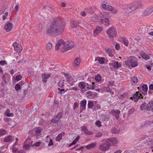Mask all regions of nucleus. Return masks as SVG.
<instances>
[{
  "instance_id": "obj_1",
  "label": "nucleus",
  "mask_w": 153,
  "mask_h": 153,
  "mask_svg": "<svg viewBox=\"0 0 153 153\" xmlns=\"http://www.w3.org/2000/svg\"><path fill=\"white\" fill-rule=\"evenodd\" d=\"M65 23L57 18L53 19L51 24L47 29V33L51 35L53 33L60 34H62L65 27Z\"/></svg>"
},
{
  "instance_id": "obj_2",
  "label": "nucleus",
  "mask_w": 153,
  "mask_h": 153,
  "mask_svg": "<svg viewBox=\"0 0 153 153\" xmlns=\"http://www.w3.org/2000/svg\"><path fill=\"white\" fill-rule=\"evenodd\" d=\"M119 6L122 7L124 12L126 13H129L132 11L135 10L138 8L135 4H120Z\"/></svg>"
},
{
  "instance_id": "obj_3",
  "label": "nucleus",
  "mask_w": 153,
  "mask_h": 153,
  "mask_svg": "<svg viewBox=\"0 0 153 153\" xmlns=\"http://www.w3.org/2000/svg\"><path fill=\"white\" fill-rule=\"evenodd\" d=\"M106 33L108 37L111 39H113L117 35V31L116 28L114 26H111L108 29Z\"/></svg>"
},
{
  "instance_id": "obj_4",
  "label": "nucleus",
  "mask_w": 153,
  "mask_h": 153,
  "mask_svg": "<svg viewBox=\"0 0 153 153\" xmlns=\"http://www.w3.org/2000/svg\"><path fill=\"white\" fill-rule=\"evenodd\" d=\"M64 47L62 48L60 51L62 52H64L73 48L74 46V43L71 41L67 42L65 43Z\"/></svg>"
},
{
  "instance_id": "obj_5",
  "label": "nucleus",
  "mask_w": 153,
  "mask_h": 153,
  "mask_svg": "<svg viewBox=\"0 0 153 153\" xmlns=\"http://www.w3.org/2000/svg\"><path fill=\"white\" fill-rule=\"evenodd\" d=\"M110 16L108 12H104L102 15V19H104L103 23L105 26H108L110 24V21L109 20Z\"/></svg>"
},
{
  "instance_id": "obj_6",
  "label": "nucleus",
  "mask_w": 153,
  "mask_h": 153,
  "mask_svg": "<svg viewBox=\"0 0 153 153\" xmlns=\"http://www.w3.org/2000/svg\"><path fill=\"white\" fill-rule=\"evenodd\" d=\"M111 145L106 141L103 143H102L100 146V149L102 151H105L108 150L110 148Z\"/></svg>"
},
{
  "instance_id": "obj_7",
  "label": "nucleus",
  "mask_w": 153,
  "mask_h": 153,
  "mask_svg": "<svg viewBox=\"0 0 153 153\" xmlns=\"http://www.w3.org/2000/svg\"><path fill=\"white\" fill-rule=\"evenodd\" d=\"M143 96L139 92H136V93L133 94L132 97H131L130 99L133 100L135 102H137L139 99L142 98L143 99Z\"/></svg>"
},
{
  "instance_id": "obj_8",
  "label": "nucleus",
  "mask_w": 153,
  "mask_h": 153,
  "mask_svg": "<svg viewBox=\"0 0 153 153\" xmlns=\"http://www.w3.org/2000/svg\"><path fill=\"white\" fill-rule=\"evenodd\" d=\"M65 42L63 39L59 40L55 46V50H58L60 48L64 47Z\"/></svg>"
},
{
  "instance_id": "obj_9",
  "label": "nucleus",
  "mask_w": 153,
  "mask_h": 153,
  "mask_svg": "<svg viewBox=\"0 0 153 153\" xmlns=\"http://www.w3.org/2000/svg\"><path fill=\"white\" fill-rule=\"evenodd\" d=\"M13 45L15 51L18 53L21 52L23 49V48L20 45L17 43L16 42H14L13 43Z\"/></svg>"
},
{
  "instance_id": "obj_10",
  "label": "nucleus",
  "mask_w": 153,
  "mask_h": 153,
  "mask_svg": "<svg viewBox=\"0 0 153 153\" xmlns=\"http://www.w3.org/2000/svg\"><path fill=\"white\" fill-rule=\"evenodd\" d=\"M91 20L94 22H98L100 24H103V23L104 19H98L97 15L94 13L92 14L91 16Z\"/></svg>"
},
{
  "instance_id": "obj_11",
  "label": "nucleus",
  "mask_w": 153,
  "mask_h": 153,
  "mask_svg": "<svg viewBox=\"0 0 153 153\" xmlns=\"http://www.w3.org/2000/svg\"><path fill=\"white\" fill-rule=\"evenodd\" d=\"M109 65L116 69H118L121 67V63L115 61H113L112 62L109 63Z\"/></svg>"
},
{
  "instance_id": "obj_12",
  "label": "nucleus",
  "mask_w": 153,
  "mask_h": 153,
  "mask_svg": "<svg viewBox=\"0 0 153 153\" xmlns=\"http://www.w3.org/2000/svg\"><path fill=\"white\" fill-rule=\"evenodd\" d=\"M13 27V24L9 21H7L4 25V28L7 32L10 31Z\"/></svg>"
},
{
  "instance_id": "obj_13",
  "label": "nucleus",
  "mask_w": 153,
  "mask_h": 153,
  "mask_svg": "<svg viewBox=\"0 0 153 153\" xmlns=\"http://www.w3.org/2000/svg\"><path fill=\"white\" fill-rule=\"evenodd\" d=\"M103 28L100 26H97L96 27L93 31V35L96 36L100 34L103 30Z\"/></svg>"
},
{
  "instance_id": "obj_14",
  "label": "nucleus",
  "mask_w": 153,
  "mask_h": 153,
  "mask_svg": "<svg viewBox=\"0 0 153 153\" xmlns=\"http://www.w3.org/2000/svg\"><path fill=\"white\" fill-rule=\"evenodd\" d=\"M51 121L52 125L56 127H58V128L59 129L61 128L62 125L60 124V121H58L53 118L51 120Z\"/></svg>"
},
{
  "instance_id": "obj_15",
  "label": "nucleus",
  "mask_w": 153,
  "mask_h": 153,
  "mask_svg": "<svg viewBox=\"0 0 153 153\" xmlns=\"http://www.w3.org/2000/svg\"><path fill=\"white\" fill-rule=\"evenodd\" d=\"M135 60H136V58L133 56H130L128 58L127 61L125 62V64L127 66H129Z\"/></svg>"
},
{
  "instance_id": "obj_16",
  "label": "nucleus",
  "mask_w": 153,
  "mask_h": 153,
  "mask_svg": "<svg viewBox=\"0 0 153 153\" xmlns=\"http://www.w3.org/2000/svg\"><path fill=\"white\" fill-rule=\"evenodd\" d=\"M107 140V141L110 143V144L111 143L113 145L117 144L118 142L117 139L115 137L108 138Z\"/></svg>"
},
{
  "instance_id": "obj_17",
  "label": "nucleus",
  "mask_w": 153,
  "mask_h": 153,
  "mask_svg": "<svg viewBox=\"0 0 153 153\" xmlns=\"http://www.w3.org/2000/svg\"><path fill=\"white\" fill-rule=\"evenodd\" d=\"M86 102V100H82L81 101L80 103L81 108L80 109V113L82 112L83 110L85 109Z\"/></svg>"
},
{
  "instance_id": "obj_18",
  "label": "nucleus",
  "mask_w": 153,
  "mask_h": 153,
  "mask_svg": "<svg viewBox=\"0 0 153 153\" xmlns=\"http://www.w3.org/2000/svg\"><path fill=\"white\" fill-rule=\"evenodd\" d=\"M81 130L83 133L88 135H92L93 133L92 132L88 131L87 127L85 126H83L81 127Z\"/></svg>"
},
{
  "instance_id": "obj_19",
  "label": "nucleus",
  "mask_w": 153,
  "mask_h": 153,
  "mask_svg": "<svg viewBox=\"0 0 153 153\" xmlns=\"http://www.w3.org/2000/svg\"><path fill=\"white\" fill-rule=\"evenodd\" d=\"M101 8L104 9L105 10L111 11L112 10V7L109 5H106L105 4H102L101 5Z\"/></svg>"
},
{
  "instance_id": "obj_20",
  "label": "nucleus",
  "mask_w": 153,
  "mask_h": 153,
  "mask_svg": "<svg viewBox=\"0 0 153 153\" xmlns=\"http://www.w3.org/2000/svg\"><path fill=\"white\" fill-rule=\"evenodd\" d=\"M105 53L108 54L109 56L112 57L114 56L113 50L109 48H105Z\"/></svg>"
},
{
  "instance_id": "obj_21",
  "label": "nucleus",
  "mask_w": 153,
  "mask_h": 153,
  "mask_svg": "<svg viewBox=\"0 0 153 153\" xmlns=\"http://www.w3.org/2000/svg\"><path fill=\"white\" fill-rule=\"evenodd\" d=\"M51 76L50 74H42V81L44 82H46L47 81V79Z\"/></svg>"
},
{
  "instance_id": "obj_22",
  "label": "nucleus",
  "mask_w": 153,
  "mask_h": 153,
  "mask_svg": "<svg viewBox=\"0 0 153 153\" xmlns=\"http://www.w3.org/2000/svg\"><path fill=\"white\" fill-rule=\"evenodd\" d=\"M113 114L115 117L117 119H118L119 117V115L120 114V111L118 110H112Z\"/></svg>"
},
{
  "instance_id": "obj_23",
  "label": "nucleus",
  "mask_w": 153,
  "mask_h": 153,
  "mask_svg": "<svg viewBox=\"0 0 153 153\" xmlns=\"http://www.w3.org/2000/svg\"><path fill=\"white\" fill-rule=\"evenodd\" d=\"M140 56L142 58L146 60H148L150 58V54L145 52H142L141 53Z\"/></svg>"
},
{
  "instance_id": "obj_24",
  "label": "nucleus",
  "mask_w": 153,
  "mask_h": 153,
  "mask_svg": "<svg viewBox=\"0 0 153 153\" xmlns=\"http://www.w3.org/2000/svg\"><path fill=\"white\" fill-rule=\"evenodd\" d=\"M153 12L151 8H147L143 13V16H147L151 14Z\"/></svg>"
},
{
  "instance_id": "obj_25",
  "label": "nucleus",
  "mask_w": 153,
  "mask_h": 153,
  "mask_svg": "<svg viewBox=\"0 0 153 153\" xmlns=\"http://www.w3.org/2000/svg\"><path fill=\"white\" fill-rule=\"evenodd\" d=\"M81 61L79 58H76L74 60L73 66L74 68L78 67L80 64Z\"/></svg>"
},
{
  "instance_id": "obj_26",
  "label": "nucleus",
  "mask_w": 153,
  "mask_h": 153,
  "mask_svg": "<svg viewBox=\"0 0 153 153\" xmlns=\"http://www.w3.org/2000/svg\"><path fill=\"white\" fill-rule=\"evenodd\" d=\"M14 139V138L12 136L10 135L4 138V141L5 142H11Z\"/></svg>"
},
{
  "instance_id": "obj_27",
  "label": "nucleus",
  "mask_w": 153,
  "mask_h": 153,
  "mask_svg": "<svg viewBox=\"0 0 153 153\" xmlns=\"http://www.w3.org/2000/svg\"><path fill=\"white\" fill-rule=\"evenodd\" d=\"M97 145L96 142H93L87 145L86 147L88 149H91L94 148Z\"/></svg>"
},
{
  "instance_id": "obj_28",
  "label": "nucleus",
  "mask_w": 153,
  "mask_h": 153,
  "mask_svg": "<svg viewBox=\"0 0 153 153\" xmlns=\"http://www.w3.org/2000/svg\"><path fill=\"white\" fill-rule=\"evenodd\" d=\"M152 108H153V100L150 101L149 102V103L147 104V110L149 111H152Z\"/></svg>"
},
{
  "instance_id": "obj_29",
  "label": "nucleus",
  "mask_w": 153,
  "mask_h": 153,
  "mask_svg": "<svg viewBox=\"0 0 153 153\" xmlns=\"http://www.w3.org/2000/svg\"><path fill=\"white\" fill-rule=\"evenodd\" d=\"M111 132L114 134H117L120 131V130L117 127H113L111 130Z\"/></svg>"
},
{
  "instance_id": "obj_30",
  "label": "nucleus",
  "mask_w": 153,
  "mask_h": 153,
  "mask_svg": "<svg viewBox=\"0 0 153 153\" xmlns=\"http://www.w3.org/2000/svg\"><path fill=\"white\" fill-rule=\"evenodd\" d=\"M65 84V81L64 79L60 80L58 83V85L61 88H64Z\"/></svg>"
},
{
  "instance_id": "obj_31",
  "label": "nucleus",
  "mask_w": 153,
  "mask_h": 153,
  "mask_svg": "<svg viewBox=\"0 0 153 153\" xmlns=\"http://www.w3.org/2000/svg\"><path fill=\"white\" fill-rule=\"evenodd\" d=\"M79 22L77 21H72L71 22V26L73 28H76L79 25Z\"/></svg>"
},
{
  "instance_id": "obj_32",
  "label": "nucleus",
  "mask_w": 153,
  "mask_h": 153,
  "mask_svg": "<svg viewBox=\"0 0 153 153\" xmlns=\"http://www.w3.org/2000/svg\"><path fill=\"white\" fill-rule=\"evenodd\" d=\"M95 61H98L101 64L104 63L105 61V59L103 57H96L95 59Z\"/></svg>"
},
{
  "instance_id": "obj_33",
  "label": "nucleus",
  "mask_w": 153,
  "mask_h": 153,
  "mask_svg": "<svg viewBox=\"0 0 153 153\" xmlns=\"http://www.w3.org/2000/svg\"><path fill=\"white\" fill-rule=\"evenodd\" d=\"M65 135V133L64 132H62L58 134V136L56 137V141H59L62 139V136Z\"/></svg>"
},
{
  "instance_id": "obj_34",
  "label": "nucleus",
  "mask_w": 153,
  "mask_h": 153,
  "mask_svg": "<svg viewBox=\"0 0 153 153\" xmlns=\"http://www.w3.org/2000/svg\"><path fill=\"white\" fill-rule=\"evenodd\" d=\"M147 105H146V103L145 102H143L140 105V108L142 111L146 109Z\"/></svg>"
},
{
  "instance_id": "obj_35",
  "label": "nucleus",
  "mask_w": 153,
  "mask_h": 153,
  "mask_svg": "<svg viewBox=\"0 0 153 153\" xmlns=\"http://www.w3.org/2000/svg\"><path fill=\"white\" fill-rule=\"evenodd\" d=\"M62 116V114L61 112L59 113L56 116L53 118L56 120L59 121V120L60 119Z\"/></svg>"
},
{
  "instance_id": "obj_36",
  "label": "nucleus",
  "mask_w": 153,
  "mask_h": 153,
  "mask_svg": "<svg viewBox=\"0 0 153 153\" xmlns=\"http://www.w3.org/2000/svg\"><path fill=\"white\" fill-rule=\"evenodd\" d=\"M101 118L104 120H108L109 119V116L108 115H106L105 114H102L101 115Z\"/></svg>"
},
{
  "instance_id": "obj_37",
  "label": "nucleus",
  "mask_w": 153,
  "mask_h": 153,
  "mask_svg": "<svg viewBox=\"0 0 153 153\" xmlns=\"http://www.w3.org/2000/svg\"><path fill=\"white\" fill-rule=\"evenodd\" d=\"M86 11L89 13L92 14L93 13V7H90L85 9Z\"/></svg>"
},
{
  "instance_id": "obj_38",
  "label": "nucleus",
  "mask_w": 153,
  "mask_h": 153,
  "mask_svg": "<svg viewBox=\"0 0 153 153\" xmlns=\"http://www.w3.org/2000/svg\"><path fill=\"white\" fill-rule=\"evenodd\" d=\"M131 81L134 83H136L138 82V79L137 77L133 76L131 78Z\"/></svg>"
},
{
  "instance_id": "obj_39",
  "label": "nucleus",
  "mask_w": 153,
  "mask_h": 153,
  "mask_svg": "<svg viewBox=\"0 0 153 153\" xmlns=\"http://www.w3.org/2000/svg\"><path fill=\"white\" fill-rule=\"evenodd\" d=\"M78 85L81 88H84L85 86V83L84 82H80L79 84Z\"/></svg>"
},
{
  "instance_id": "obj_40",
  "label": "nucleus",
  "mask_w": 153,
  "mask_h": 153,
  "mask_svg": "<svg viewBox=\"0 0 153 153\" xmlns=\"http://www.w3.org/2000/svg\"><path fill=\"white\" fill-rule=\"evenodd\" d=\"M16 145V143H14L13 146H12V152L13 153H16L17 152L18 149L17 148L15 147V146Z\"/></svg>"
},
{
  "instance_id": "obj_41",
  "label": "nucleus",
  "mask_w": 153,
  "mask_h": 153,
  "mask_svg": "<svg viewBox=\"0 0 153 153\" xmlns=\"http://www.w3.org/2000/svg\"><path fill=\"white\" fill-rule=\"evenodd\" d=\"M6 133V132L5 130L0 129V136H2L4 135Z\"/></svg>"
},
{
  "instance_id": "obj_42",
  "label": "nucleus",
  "mask_w": 153,
  "mask_h": 153,
  "mask_svg": "<svg viewBox=\"0 0 153 153\" xmlns=\"http://www.w3.org/2000/svg\"><path fill=\"white\" fill-rule=\"evenodd\" d=\"M122 41L123 42L124 44L126 46H128V41L126 38H123L122 39Z\"/></svg>"
},
{
  "instance_id": "obj_43",
  "label": "nucleus",
  "mask_w": 153,
  "mask_h": 153,
  "mask_svg": "<svg viewBox=\"0 0 153 153\" xmlns=\"http://www.w3.org/2000/svg\"><path fill=\"white\" fill-rule=\"evenodd\" d=\"M95 79L97 81H99L101 79L102 77L101 76L97 74V75L95 78Z\"/></svg>"
},
{
  "instance_id": "obj_44",
  "label": "nucleus",
  "mask_w": 153,
  "mask_h": 153,
  "mask_svg": "<svg viewBox=\"0 0 153 153\" xmlns=\"http://www.w3.org/2000/svg\"><path fill=\"white\" fill-rule=\"evenodd\" d=\"M93 106V102L91 101H88V108H91Z\"/></svg>"
},
{
  "instance_id": "obj_45",
  "label": "nucleus",
  "mask_w": 153,
  "mask_h": 153,
  "mask_svg": "<svg viewBox=\"0 0 153 153\" xmlns=\"http://www.w3.org/2000/svg\"><path fill=\"white\" fill-rule=\"evenodd\" d=\"M135 111V109L133 108H132L130 109H129L128 110V113L129 114H132Z\"/></svg>"
},
{
  "instance_id": "obj_46",
  "label": "nucleus",
  "mask_w": 153,
  "mask_h": 153,
  "mask_svg": "<svg viewBox=\"0 0 153 153\" xmlns=\"http://www.w3.org/2000/svg\"><path fill=\"white\" fill-rule=\"evenodd\" d=\"M130 65L132 67H135L137 66L138 65V64L136 60H135V61L133 62L132 64H131Z\"/></svg>"
},
{
  "instance_id": "obj_47",
  "label": "nucleus",
  "mask_w": 153,
  "mask_h": 153,
  "mask_svg": "<svg viewBox=\"0 0 153 153\" xmlns=\"http://www.w3.org/2000/svg\"><path fill=\"white\" fill-rule=\"evenodd\" d=\"M142 89L144 91H146L148 90V87L147 85H144L142 86Z\"/></svg>"
},
{
  "instance_id": "obj_48",
  "label": "nucleus",
  "mask_w": 153,
  "mask_h": 153,
  "mask_svg": "<svg viewBox=\"0 0 153 153\" xmlns=\"http://www.w3.org/2000/svg\"><path fill=\"white\" fill-rule=\"evenodd\" d=\"M46 47L47 49H50L52 47V44L50 43H48Z\"/></svg>"
},
{
  "instance_id": "obj_49",
  "label": "nucleus",
  "mask_w": 153,
  "mask_h": 153,
  "mask_svg": "<svg viewBox=\"0 0 153 153\" xmlns=\"http://www.w3.org/2000/svg\"><path fill=\"white\" fill-rule=\"evenodd\" d=\"M23 148L25 149L28 150L30 149V146L27 144H25L23 146Z\"/></svg>"
},
{
  "instance_id": "obj_50",
  "label": "nucleus",
  "mask_w": 153,
  "mask_h": 153,
  "mask_svg": "<svg viewBox=\"0 0 153 153\" xmlns=\"http://www.w3.org/2000/svg\"><path fill=\"white\" fill-rule=\"evenodd\" d=\"M102 135V134L101 132H99L98 133H97L95 136V137H100Z\"/></svg>"
},
{
  "instance_id": "obj_51",
  "label": "nucleus",
  "mask_w": 153,
  "mask_h": 153,
  "mask_svg": "<svg viewBox=\"0 0 153 153\" xmlns=\"http://www.w3.org/2000/svg\"><path fill=\"white\" fill-rule=\"evenodd\" d=\"M111 11L114 14L117 13L118 12V10L113 7L112 8V10H111Z\"/></svg>"
},
{
  "instance_id": "obj_52",
  "label": "nucleus",
  "mask_w": 153,
  "mask_h": 153,
  "mask_svg": "<svg viewBox=\"0 0 153 153\" xmlns=\"http://www.w3.org/2000/svg\"><path fill=\"white\" fill-rule=\"evenodd\" d=\"M96 125L98 127L101 126V124L100 121L99 120H97L95 123Z\"/></svg>"
},
{
  "instance_id": "obj_53",
  "label": "nucleus",
  "mask_w": 153,
  "mask_h": 153,
  "mask_svg": "<svg viewBox=\"0 0 153 153\" xmlns=\"http://www.w3.org/2000/svg\"><path fill=\"white\" fill-rule=\"evenodd\" d=\"M42 130L41 128L39 127L38 128H37L35 130L36 133H39L41 132Z\"/></svg>"
},
{
  "instance_id": "obj_54",
  "label": "nucleus",
  "mask_w": 153,
  "mask_h": 153,
  "mask_svg": "<svg viewBox=\"0 0 153 153\" xmlns=\"http://www.w3.org/2000/svg\"><path fill=\"white\" fill-rule=\"evenodd\" d=\"M15 88L16 91H18L20 88V85L17 84L15 86Z\"/></svg>"
},
{
  "instance_id": "obj_55",
  "label": "nucleus",
  "mask_w": 153,
  "mask_h": 153,
  "mask_svg": "<svg viewBox=\"0 0 153 153\" xmlns=\"http://www.w3.org/2000/svg\"><path fill=\"white\" fill-rule=\"evenodd\" d=\"M22 78V76L21 75H18L16 76V79L17 81H19L21 80Z\"/></svg>"
},
{
  "instance_id": "obj_56",
  "label": "nucleus",
  "mask_w": 153,
  "mask_h": 153,
  "mask_svg": "<svg viewBox=\"0 0 153 153\" xmlns=\"http://www.w3.org/2000/svg\"><path fill=\"white\" fill-rule=\"evenodd\" d=\"M41 144V143L40 142H37L35 144H33L32 146H35L36 147H38Z\"/></svg>"
},
{
  "instance_id": "obj_57",
  "label": "nucleus",
  "mask_w": 153,
  "mask_h": 153,
  "mask_svg": "<svg viewBox=\"0 0 153 153\" xmlns=\"http://www.w3.org/2000/svg\"><path fill=\"white\" fill-rule=\"evenodd\" d=\"M8 15V13L7 12L5 13V15L3 16L2 19L3 20H5L6 18Z\"/></svg>"
},
{
  "instance_id": "obj_58",
  "label": "nucleus",
  "mask_w": 153,
  "mask_h": 153,
  "mask_svg": "<svg viewBox=\"0 0 153 153\" xmlns=\"http://www.w3.org/2000/svg\"><path fill=\"white\" fill-rule=\"evenodd\" d=\"M53 145V142L52 140L51 139L49 138V143H48V145L49 146H51Z\"/></svg>"
},
{
  "instance_id": "obj_59",
  "label": "nucleus",
  "mask_w": 153,
  "mask_h": 153,
  "mask_svg": "<svg viewBox=\"0 0 153 153\" xmlns=\"http://www.w3.org/2000/svg\"><path fill=\"white\" fill-rule=\"evenodd\" d=\"M120 45L118 43H117L115 46V48L117 50H119L120 48Z\"/></svg>"
},
{
  "instance_id": "obj_60",
  "label": "nucleus",
  "mask_w": 153,
  "mask_h": 153,
  "mask_svg": "<svg viewBox=\"0 0 153 153\" xmlns=\"http://www.w3.org/2000/svg\"><path fill=\"white\" fill-rule=\"evenodd\" d=\"M78 106V104L77 102H75L74 104V109L77 108Z\"/></svg>"
},
{
  "instance_id": "obj_61",
  "label": "nucleus",
  "mask_w": 153,
  "mask_h": 153,
  "mask_svg": "<svg viewBox=\"0 0 153 153\" xmlns=\"http://www.w3.org/2000/svg\"><path fill=\"white\" fill-rule=\"evenodd\" d=\"M91 84H92L91 85H89V86L88 87V88H89L90 89H94L93 85L94 84V83L92 82L91 83Z\"/></svg>"
},
{
  "instance_id": "obj_62",
  "label": "nucleus",
  "mask_w": 153,
  "mask_h": 153,
  "mask_svg": "<svg viewBox=\"0 0 153 153\" xmlns=\"http://www.w3.org/2000/svg\"><path fill=\"white\" fill-rule=\"evenodd\" d=\"M79 138L78 137L76 138L75 139V140H74V141L72 142V143L74 145L78 141V140H79Z\"/></svg>"
},
{
  "instance_id": "obj_63",
  "label": "nucleus",
  "mask_w": 153,
  "mask_h": 153,
  "mask_svg": "<svg viewBox=\"0 0 153 153\" xmlns=\"http://www.w3.org/2000/svg\"><path fill=\"white\" fill-rule=\"evenodd\" d=\"M114 83V81L111 80L109 81V84L108 85L109 86H112L113 85Z\"/></svg>"
},
{
  "instance_id": "obj_64",
  "label": "nucleus",
  "mask_w": 153,
  "mask_h": 153,
  "mask_svg": "<svg viewBox=\"0 0 153 153\" xmlns=\"http://www.w3.org/2000/svg\"><path fill=\"white\" fill-rule=\"evenodd\" d=\"M6 116L8 117H13L14 116L13 114V113H9L8 114H7Z\"/></svg>"
}]
</instances>
